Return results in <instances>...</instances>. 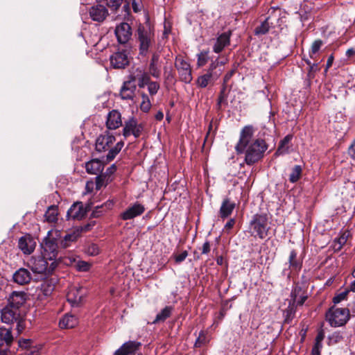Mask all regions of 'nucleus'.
<instances>
[{
  "label": "nucleus",
  "mask_w": 355,
  "mask_h": 355,
  "mask_svg": "<svg viewBox=\"0 0 355 355\" xmlns=\"http://www.w3.org/2000/svg\"><path fill=\"white\" fill-rule=\"evenodd\" d=\"M254 132L252 125L245 126L241 131L239 140L235 146L238 154H245V162L249 166L261 160L268 148L264 139H253Z\"/></svg>",
  "instance_id": "1"
},
{
  "label": "nucleus",
  "mask_w": 355,
  "mask_h": 355,
  "mask_svg": "<svg viewBox=\"0 0 355 355\" xmlns=\"http://www.w3.org/2000/svg\"><path fill=\"white\" fill-rule=\"evenodd\" d=\"M227 60V58L221 60H219V58L212 60L206 73L197 78V86L200 88H205L208 85H213L223 72L224 65Z\"/></svg>",
  "instance_id": "2"
},
{
  "label": "nucleus",
  "mask_w": 355,
  "mask_h": 355,
  "mask_svg": "<svg viewBox=\"0 0 355 355\" xmlns=\"http://www.w3.org/2000/svg\"><path fill=\"white\" fill-rule=\"evenodd\" d=\"M349 316L348 309L333 306L326 312L325 319L331 327H338L345 325L349 320Z\"/></svg>",
  "instance_id": "3"
},
{
  "label": "nucleus",
  "mask_w": 355,
  "mask_h": 355,
  "mask_svg": "<svg viewBox=\"0 0 355 355\" xmlns=\"http://www.w3.org/2000/svg\"><path fill=\"white\" fill-rule=\"evenodd\" d=\"M137 39L139 43V53L146 55L150 47L155 42V34L153 29L139 25L137 31Z\"/></svg>",
  "instance_id": "4"
},
{
  "label": "nucleus",
  "mask_w": 355,
  "mask_h": 355,
  "mask_svg": "<svg viewBox=\"0 0 355 355\" xmlns=\"http://www.w3.org/2000/svg\"><path fill=\"white\" fill-rule=\"evenodd\" d=\"M47 260L49 259L43 255L33 257L28 261V266L35 273L49 275L54 270L57 266V263L55 261H53L49 265Z\"/></svg>",
  "instance_id": "5"
},
{
  "label": "nucleus",
  "mask_w": 355,
  "mask_h": 355,
  "mask_svg": "<svg viewBox=\"0 0 355 355\" xmlns=\"http://www.w3.org/2000/svg\"><path fill=\"white\" fill-rule=\"evenodd\" d=\"M268 216L265 214L254 215L250 223L252 234L260 239H264L268 231Z\"/></svg>",
  "instance_id": "6"
},
{
  "label": "nucleus",
  "mask_w": 355,
  "mask_h": 355,
  "mask_svg": "<svg viewBox=\"0 0 355 355\" xmlns=\"http://www.w3.org/2000/svg\"><path fill=\"white\" fill-rule=\"evenodd\" d=\"M51 232H48L47 236L41 243L43 249L42 255L49 261H55L58 255V243L54 238L50 237Z\"/></svg>",
  "instance_id": "7"
},
{
  "label": "nucleus",
  "mask_w": 355,
  "mask_h": 355,
  "mask_svg": "<svg viewBox=\"0 0 355 355\" xmlns=\"http://www.w3.org/2000/svg\"><path fill=\"white\" fill-rule=\"evenodd\" d=\"M175 66L178 71L180 80L188 84L193 79L191 66L189 62L181 58H176Z\"/></svg>",
  "instance_id": "8"
},
{
  "label": "nucleus",
  "mask_w": 355,
  "mask_h": 355,
  "mask_svg": "<svg viewBox=\"0 0 355 355\" xmlns=\"http://www.w3.org/2000/svg\"><path fill=\"white\" fill-rule=\"evenodd\" d=\"M144 130V126L141 123H138L135 118H131L125 121L123 128V135L126 138L130 135H133L135 138H138Z\"/></svg>",
  "instance_id": "9"
},
{
  "label": "nucleus",
  "mask_w": 355,
  "mask_h": 355,
  "mask_svg": "<svg viewBox=\"0 0 355 355\" xmlns=\"http://www.w3.org/2000/svg\"><path fill=\"white\" fill-rule=\"evenodd\" d=\"M145 210L146 208L144 205L139 202H135L120 214V218L123 220H131L142 215Z\"/></svg>",
  "instance_id": "10"
},
{
  "label": "nucleus",
  "mask_w": 355,
  "mask_h": 355,
  "mask_svg": "<svg viewBox=\"0 0 355 355\" xmlns=\"http://www.w3.org/2000/svg\"><path fill=\"white\" fill-rule=\"evenodd\" d=\"M86 295V290L83 287H71L67 294V301L72 306H80Z\"/></svg>",
  "instance_id": "11"
},
{
  "label": "nucleus",
  "mask_w": 355,
  "mask_h": 355,
  "mask_svg": "<svg viewBox=\"0 0 355 355\" xmlns=\"http://www.w3.org/2000/svg\"><path fill=\"white\" fill-rule=\"evenodd\" d=\"M1 318L3 323L12 324L19 320L23 316L21 309L7 305L1 311Z\"/></svg>",
  "instance_id": "12"
},
{
  "label": "nucleus",
  "mask_w": 355,
  "mask_h": 355,
  "mask_svg": "<svg viewBox=\"0 0 355 355\" xmlns=\"http://www.w3.org/2000/svg\"><path fill=\"white\" fill-rule=\"evenodd\" d=\"M115 35L117 41L120 44H126L132 36V29L130 26L126 22H122L115 28Z\"/></svg>",
  "instance_id": "13"
},
{
  "label": "nucleus",
  "mask_w": 355,
  "mask_h": 355,
  "mask_svg": "<svg viewBox=\"0 0 355 355\" xmlns=\"http://www.w3.org/2000/svg\"><path fill=\"white\" fill-rule=\"evenodd\" d=\"M280 9L278 8H271L268 10V17L263 21L261 25L256 27L254 29V35H263L266 34L270 28V25L269 23V20L270 19L272 15L275 17L280 16Z\"/></svg>",
  "instance_id": "14"
},
{
  "label": "nucleus",
  "mask_w": 355,
  "mask_h": 355,
  "mask_svg": "<svg viewBox=\"0 0 355 355\" xmlns=\"http://www.w3.org/2000/svg\"><path fill=\"white\" fill-rule=\"evenodd\" d=\"M87 213L84 205L81 202H74L67 211V217L68 219L81 220Z\"/></svg>",
  "instance_id": "15"
},
{
  "label": "nucleus",
  "mask_w": 355,
  "mask_h": 355,
  "mask_svg": "<svg viewBox=\"0 0 355 355\" xmlns=\"http://www.w3.org/2000/svg\"><path fill=\"white\" fill-rule=\"evenodd\" d=\"M141 346V343L135 340H129L123 343L115 351L114 355H133Z\"/></svg>",
  "instance_id": "16"
},
{
  "label": "nucleus",
  "mask_w": 355,
  "mask_h": 355,
  "mask_svg": "<svg viewBox=\"0 0 355 355\" xmlns=\"http://www.w3.org/2000/svg\"><path fill=\"white\" fill-rule=\"evenodd\" d=\"M36 246L35 241L29 234H26L19 238L18 247L24 254H31Z\"/></svg>",
  "instance_id": "17"
},
{
  "label": "nucleus",
  "mask_w": 355,
  "mask_h": 355,
  "mask_svg": "<svg viewBox=\"0 0 355 355\" xmlns=\"http://www.w3.org/2000/svg\"><path fill=\"white\" fill-rule=\"evenodd\" d=\"M115 141V137L109 133L100 135L96 141V149L99 152L105 151L109 149Z\"/></svg>",
  "instance_id": "18"
},
{
  "label": "nucleus",
  "mask_w": 355,
  "mask_h": 355,
  "mask_svg": "<svg viewBox=\"0 0 355 355\" xmlns=\"http://www.w3.org/2000/svg\"><path fill=\"white\" fill-rule=\"evenodd\" d=\"M128 78L132 80L134 83L137 82L138 86L140 88L144 87L150 82V75L139 68L130 74Z\"/></svg>",
  "instance_id": "19"
},
{
  "label": "nucleus",
  "mask_w": 355,
  "mask_h": 355,
  "mask_svg": "<svg viewBox=\"0 0 355 355\" xmlns=\"http://www.w3.org/2000/svg\"><path fill=\"white\" fill-rule=\"evenodd\" d=\"M307 298L306 292L299 285H296L291 293V300L296 306H302Z\"/></svg>",
  "instance_id": "20"
},
{
  "label": "nucleus",
  "mask_w": 355,
  "mask_h": 355,
  "mask_svg": "<svg viewBox=\"0 0 355 355\" xmlns=\"http://www.w3.org/2000/svg\"><path fill=\"white\" fill-rule=\"evenodd\" d=\"M89 13L93 21L101 22L108 15V10L104 6L98 4L91 7Z\"/></svg>",
  "instance_id": "21"
},
{
  "label": "nucleus",
  "mask_w": 355,
  "mask_h": 355,
  "mask_svg": "<svg viewBox=\"0 0 355 355\" xmlns=\"http://www.w3.org/2000/svg\"><path fill=\"white\" fill-rule=\"evenodd\" d=\"M31 279L32 275L30 271L24 268L16 270L12 275L14 282L21 286L28 284Z\"/></svg>",
  "instance_id": "22"
},
{
  "label": "nucleus",
  "mask_w": 355,
  "mask_h": 355,
  "mask_svg": "<svg viewBox=\"0 0 355 355\" xmlns=\"http://www.w3.org/2000/svg\"><path fill=\"white\" fill-rule=\"evenodd\" d=\"M27 295L24 291H13L8 299V305L12 306L17 309H21L22 305L26 302Z\"/></svg>",
  "instance_id": "23"
},
{
  "label": "nucleus",
  "mask_w": 355,
  "mask_h": 355,
  "mask_svg": "<svg viewBox=\"0 0 355 355\" xmlns=\"http://www.w3.org/2000/svg\"><path fill=\"white\" fill-rule=\"evenodd\" d=\"M136 88V84L128 78L127 81L123 83L121 89L120 95L121 98L124 100H132L135 96Z\"/></svg>",
  "instance_id": "24"
},
{
  "label": "nucleus",
  "mask_w": 355,
  "mask_h": 355,
  "mask_svg": "<svg viewBox=\"0 0 355 355\" xmlns=\"http://www.w3.org/2000/svg\"><path fill=\"white\" fill-rule=\"evenodd\" d=\"M112 66L116 69L124 68L128 64V59L124 51H118L110 57Z\"/></svg>",
  "instance_id": "25"
},
{
  "label": "nucleus",
  "mask_w": 355,
  "mask_h": 355,
  "mask_svg": "<svg viewBox=\"0 0 355 355\" xmlns=\"http://www.w3.org/2000/svg\"><path fill=\"white\" fill-rule=\"evenodd\" d=\"M122 125L121 116L119 111L113 110L107 117L106 126L110 130H116Z\"/></svg>",
  "instance_id": "26"
},
{
  "label": "nucleus",
  "mask_w": 355,
  "mask_h": 355,
  "mask_svg": "<svg viewBox=\"0 0 355 355\" xmlns=\"http://www.w3.org/2000/svg\"><path fill=\"white\" fill-rule=\"evenodd\" d=\"M231 32H225L220 34L216 39L213 46V51L216 53H220L226 46L230 44Z\"/></svg>",
  "instance_id": "27"
},
{
  "label": "nucleus",
  "mask_w": 355,
  "mask_h": 355,
  "mask_svg": "<svg viewBox=\"0 0 355 355\" xmlns=\"http://www.w3.org/2000/svg\"><path fill=\"white\" fill-rule=\"evenodd\" d=\"M103 168V163L98 159H92L85 164L86 171L92 175H98L102 172Z\"/></svg>",
  "instance_id": "28"
},
{
  "label": "nucleus",
  "mask_w": 355,
  "mask_h": 355,
  "mask_svg": "<svg viewBox=\"0 0 355 355\" xmlns=\"http://www.w3.org/2000/svg\"><path fill=\"white\" fill-rule=\"evenodd\" d=\"M288 263V269L291 272H297L302 268V261L297 257V252L294 250H291L290 252Z\"/></svg>",
  "instance_id": "29"
},
{
  "label": "nucleus",
  "mask_w": 355,
  "mask_h": 355,
  "mask_svg": "<svg viewBox=\"0 0 355 355\" xmlns=\"http://www.w3.org/2000/svg\"><path fill=\"white\" fill-rule=\"evenodd\" d=\"M80 235L79 229L72 230L71 232L67 233L60 242L62 248H67L71 245L73 242H75Z\"/></svg>",
  "instance_id": "30"
},
{
  "label": "nucleus",
  "mask_w": 355,
  "mask_h": 355,
  "mask_svg": "<svg viewBox=\"0 0 355 355\" xmlns=\"http://www.w3.org/2000/svg\"><path fill=\"white\" fill-rule=\"evenodd\" d=\"M235 208V203L231 202L229 199H225L220 208V216L222 218H226L230 216Z\"/></svg>",
  "instance_id": "31"
},
{
  "label": "nucleus",
  "mask_w": 355,
  "mask_h": 355,
  "mask_svg": "<svg viewBox=\"0 0 355 355\" xmlns=\"http://www.w3.org/2000/svg\"><path fill=\"white\" fill-rule=\"evenodd\" d=\"M78 324L77 318L71 314H65L64 317L60 319L59 326L62 329H69L74 327Z\"/></svg>",
  "instance_id": "32"
},
{
  "label": "nucleus",
  "mask_w": 355,
  "mask_h": 355,
  "mask_svg": "<svg viewBox=\"0 0 355 355\" xmlns=\"http://www.w3.org/2000/svg\"><path fill=\"white\" fill-rule=\"evenodd\" d=\"M13 340L11 329L0 327V347L9 346Z\"/></svg>",
  "instance_id": "33"
},
{
  "label": "nucleus",
  "mask_w": 355,
  "mask_h": 355,
  "mask_svg": "<svg viewBox=\"0 0 355 355\" xmlns=\"http://www.w3.org/2000/svg\"><path fill=\"white\" fill-rule=\"evenodd\" d=\"M293 136L291 135H286L282 140L280 141L279 146L276 150V155H282L289 152L288 144L292 140Z\"/></svg>",
  "instance_id": "34"
},
{
  "label": "nucleus",
  "mask_w": 355,
  "mask_h": 355,
  "mask_svg": "<svg viewBox=\"0 0 355 355\" xmlns=\"http://www.w3.org/2000/svg\"><path fill=\"white\" fill-rule=\"evenodd\" d=\"M159 58V55L158 53H153L149 65V73L152 76L156 78L160 76V70L157 66Z\"/></svg>",
  "instance_id": "35"
},
{
  "label": "nucleus",
  "mask_w": 355,
  "mask_h": 355,
  "mask_svg": "<svg viewBox=\"0 0 355 355\" xmlns=\"http://www.w3.org/2000/svg\"><path fill=\"white\" fill-rule=\"evenodd\" d=\"M55 289V285L52 280H46L40 286V294L44 297L50 296Z\"/></svg>",
  "instance_id": "36"
},
{
  "label": "nucleus",
  "mask_w": 355,
  "mask_h": 355,
  "mask_svg": "<svg viewBox=\"0 0 355 355\" xmlns=\"http://www.w3.org/2000/svg\"><path fill=\"white\" fill-rule=\"evenodd\" d=\"M173 308L171 306L164 307L159 313L157 314L155 319L152 322L153 324H157L160 322L165 321L168 318L170 317Z\"/></svg>",
  "instance_id": "37"
},
{
  "label": "nucleus",
  "mask_w": 355,
  "mask_h": 355,
  "mask_svg": "<svg viewBox=\"0 0 355 355\" xmlns=\"http://www.w3.org/2000/svg\"><path fill=\"white\" fill-rule=\"evenodd\" d=\"M112 206L113 202L111 201H107L100 206H96L92 212V216L94 217H98L106 211L110 209L112 207Z\"/></svg>",
  "instance_id": "38"
},
{
  "label": "nucleus",
  "mask_w": 355,
  "mask_h": 355,
  "mask_svg": "<svg viewBox=\"0 0 355 355\" xmlns=\"http://www.w3.org/2000/svg\"><path fill=\"white\" fill-rule=\"evenodd\" d=\"M209 340H210V338L209 337L207 334L206 332H205L204 331H201L199 333L198 337L196 340V342L194 343V347L199 348L202 346H205L209 343Z\"/></svg>",
  "instance_id": "39"
},
{
  "label": "nucleus",
  "mask_w": 355,
  "mask_h": 355,
  "mask_svg": "<svg viewBox=\"0 0 355 355\" xmlns=\"http://www.w3.org/2000/svg\"><path fill=\"white\" fill-rule=\"evenodd\" d=\"M44 216L48 222L53 223L58 220V209L55 206H51L46 210Z\"/></svg>",
  "instance_id": "40"
},
{
  "label": "nucleus",
  "mask_w": 355,
  "mask_h": 355,
  "mask_svg": "<svg viewBox=\"0 0 355 355\" xmlns=\"http://www.w3.org/2000/svg\"><path fill=\"white\" fill-rule=\"evenodd\" d=\"M123 146L124 143L123 141L117 142L114 147L110 149L107 155V159L108 161L114 159L116 155L121 151Z\"/></svg>",
  "instance_id": "41"
},
{
  "label": "nucleus",
  "mask_w": 355,
  "mask_h": 355,
  "mask_svg": "<svg viewBox=\"0 0 355 355\" xmlns=\"http://www.w3.org/2000/svg\"><path fill=\"white\" fill-rule=\"evenodd\" d=\"M302 172V166L300 165H295L293 169L292 172L289 175V181L292 183H295L299 180L301 177Z\"/></svg>",
  "instance_id": "42"
},
{
  "label": "nucleus",
  "mask_w": 355,
  "mask_h": 355,
  "mask_svg": "<svg viewBox=\"0 0 355 355\" xmlns=\"http://www.w3.org/2000/svg\"><path fill=\"white\" fill-rule=\"evenodd\" d=\"M112 12H116L121 6L123 0H101Z\"/></svg>",
  "instance_id": "43"
},
{
  "label": "nucleus",
  "mask_w": 355,
  "mask_h": 355,
  "mask_svg": "<svg viewBox=\"0 0 355 355\" xmlns=\"http://www.w3.org/2000/svg\"><path fill=\"white\" fill-rule=\"evenodd\" d=\"M209 58V51H202L200 52L197 55V65L198 67H202L205 66L208 62Z\"/></svg>",
  "instance_id": "44"
},
{
  "label": "nucleus",
  "mask_w": 355,
  "mask_h": 355,
  "mask_svg": "<svg viewBox=\"0 0 355 355\" xmlns=\"http://www.w3.org/2000/svg\"><path fill=\"white\" fill-rule=\"evenodd\" d=\"M323 42L321 40H315L311 45V50L309 51L310 58L312 59L315 58L316 53L319 51Z\"/></svg>",
  "instance_id": "45"
},
{
  "label": "nucleus",
  "mask_w": 355,
  "mask_h": 355,
  "mask_svg": "<svg viewBox=\"0 0 355 355\" xmlns=\"http://www.w3.org/2000/svg\"><path fill=\"white\" fill-rule=\"evenodd\" d=\"M343 336L340 331H335L328 336V344L335 345L343 340Z\"/></svg>",
  "instance_id": "46"
},
{
  "label": "nucleus",
  "mask_w": 355,
  "mask_h": 355,
  "mask_svg": "<svg viewBox=\"0 0 355 355\" xmlns=\"http://www.w3.org/2000/svg\"><path fill=\"white\" fill-rule=\"evenodd\" d=\"M296 305L291 300H290L288 306L286 309V321L291 320L296 312Z\"/></svg>",
  "instance_id": "47"
},
{
  "label": "nucleus",
  "mask_w": 355,
  "mask_h": 355,
  "mask_svg": "<svg viewBox=\"0 0 355 355\" xmlns=\"http://www.w3.org/2000/svg\"><path fill=\"white\" fill-rule=\"evenodd\" d=\"M151 107V103L148 96L144 94H142V102L140 105V108L142 111L147 112L150 110Z\"/></svg>",
  "instance_id": "48"
},
{
  "label": "nucleus",
  "mask_w": 355,
  "mask_h": 355,
  "mask_svg": "<svg viewBox=\"0 0 355 355\" xmlns=\"http://www.w3.org/2000/svg\"><path fill=\"white\" fill-rule=\"evenodd\" d=\"M85 252L90 256H96L99 254L100 250L96 244L92 243L87 246Z\"/></svg>",
  "instance_id": "49"
},
{
  "label": "nucleus",
  "mask_w": 355,
  "mask_h": 355,
  "mask_svg": "<svg viewBox=\"0 0 355 355\" xmlns=\"http://www.w3.org/2000/svg\"><path fill=\"white\" fill-rule=\"evenodd\" d=\"M349 291V290H345L343 292H340V293L336 294L333 297V302L334 303V304H338L340 302L346 300Z\"/></svg>",
  "instance_id": "50"
},
{
  "label": "nucleus",
  "mask_w": 355,
  "mask_h": 355,
  "mask_svg": "<svg viewBox=\"0 0 355 355\" xmlns=\"http://www.w3.org/2000/svg\"><path fill=\"white\" fill-rule=\"evenodd\" d=\"M76 267L78 270L81 272H86L90 269L91 265L87 261H78L76 263Z\"/></svg>",
  "instance_id": "51"
},
{
  "label": "nucleus",
  "mask_w": 355,
  "mask_h": 355,
  "mask_svg": "<svg viewBox=\"0 0 355 355\" xmlns=\"http://www.w3.org/2000/svg\"><path fill=\"white\" fill-rule=\"evenodd\" d=\"M223 104H227V96L225 94V85H223L218 98L217 105L218 106V108H220Z\"/></svg>",
  "instance_id": "52"
},
{
  "label": "nucleus",
  "mask_w": 355,
  "mask_h": 355,
  "mask_svg": "<svg viewBox=\"0 0 355 355\" xmlns=\"http://www.w3.org/2000/svg\"><path fill=\"white\" fill-rule=\"evenodd\" d=\"M147 85L148 92L151 96L156 94L159 89V85L157 82L150 81Z\"/></svg>",
  "instance_id": "53"
},
{
  "label": "nucleus",
  "mask_w": 355,
  "mask_h": 355,
  "mask_svg": "<svg viewBox=\"0 0 355 355\" xmlns=\"http://www.w3.org/2000/svg\"><path fill=\"white\" fill-rule=\"evenodd\" d=\"M306 63L309 66V75L311 76V73H314L316 71L320 70L318 63L311 64L310 60H306Z\"/></svg>",
  "instance_id": "54"
},
{
  "label": "nucleus",
  "mask_w": 355,
  "mask_h": 355,
  "mask_svg": "<svg viewBox=\"0 0 355 355\" xmlns=\"http://www.w3.org/2000/svg\"><path fill=\"white\" fill-rule=\"evenodd\" d=\"M106 178V175H98L96 178V189L97 190L101 189V188L105 184V179Z\"/></svg>",
  "instance_id": "55"
},
{
  "label": "nucleus",
  "mask_w": 355,
  "mask_h": 355,
  "mask_svg": "<svg viewBox=\"0 0 355 355\" xmlns=\"http://www.w3.org/2000/svg\"><path fill=\"white\" fill-rule=\"evenodd\" d=\"M348 234L347 232L343 233L340 236H339L338 238H336L335 240L341 244V245H344L347 240Z\"/></svg>",
  "instance_id": "56"
},
{
  "label": "nucleus",
  "mask_w": 355,
  "mask_h": 355,
  "mask_svg": "<svg viewBox=\"0 0 355 355\" xmlns=\"http://www.w3.org/2000/svg\"><path fill=\"white\" fill-rule=\"evenodd\" d=\"M187 255H188V252L186 250L182 252L179 254H176L175 256V262L180 263V262L183 261L187 258Z\"/></svg>",
  "instance_id": "57"
},
{
  "label": "nucleus",
  "mask_w": 355,
  "mask_h": 355,
  "mask_svg": "<svg viewBox=\"0 0 355 355\" xmlns=\"http://www.w3.org/2000/svg\"><path fill=\"white\" fill-rule=\"evenodd\" d=\"M15 322L17 323V330L19 334H21L25 327L24 316L21 317V318Z\"/></svg>",
  "instance_id": "58"
},
{
  "label": "nucleus",
  "mask_w": 355,
  "mask_h": 355,
  "mask_svg": "<svg viewBox=\"0 0 355 355\" xmlns=\"http://www.w3.org/2000/svg\"><path fill=\"white\" fill-rule=\"evenodd\" d=\"M234 73H235V69H233L230 70V71H228L227 73H225V76L223 78V85L225 86L227 84V83L229 82L230 78L233 76Z\"/></svg>",
  "instance_id": "59"
},
{
  "label": "nucleus",
  "mask_w": 355,
  "mask_h": 355,
  "mask_svg": "<svg viewBox=\"0 0 355 355\" xmlns=\"http://www.w3.org/2000/svg\"><path fill=\"white\" fill-rule=\"evenodd\" d=\"M201 253L202 254H207L211 250V245L209 241H206L203 243L202 247L201 248Z\"/></svg>",
  "instance_id": "60"
},
{
  "label": "nucleus",
  "mask_w": 355,
  "mask_h": 355,
  "mask_svg": "<svg viewBox=\"0 0 355 355\" xmlns=\"http://www.w3.org/2000/svg\"><path fill=\"white\" fill-rule=\"evenodd\" d=\"M31 344L30 339H24L19 340V346L21 348H27Z\"/></svg>",
  "instance_id": "61"
},
{
  "label": "nucleus",
  "mask_w": 355,
  "mask_h": 355,
  "mask_svg": "<svg viewBox=\"0 0 355 355\" xmlns=\"http://www.w3.org/2000/svg\"><path fill=\"white\" fill-rule=\"evenodd\" d=\"M116 170V167L115 164H112L110 167H108L105 171V175H112Z\"/></svg>",
  "instance_id": "62"
},
{
  "label": "nucleus",
  "mask_w": 355,
  "mask_h": 355,
  "mask_svg": "<svg viewBox=\"0 0 355 355\" xmlns=\"http://www.w3.org/2000/svg\"><path fill=\"white\" fill-rule=\"evenodd\" d=\"M234 224H235V220L234 218H231L225 224V229L227 230H230V229H232L233 227Z\"/></svg>",
  "instance_id": "63"
},
{
  "label": "nucleus",
  "mask_w": 355,
  "mask_h": 355,
  "mask_svg": "<svg viewBox=\"0 0 355 355\" xmlns=\"http://www.w3.org/2000/svg\"><path fill=\"white\" fill-rule=\"evenodd\" d=\"M349 153L353 158H355V139L349 149Z\"/></svg>",
  "instance_id": "64"
}]
</instances>
